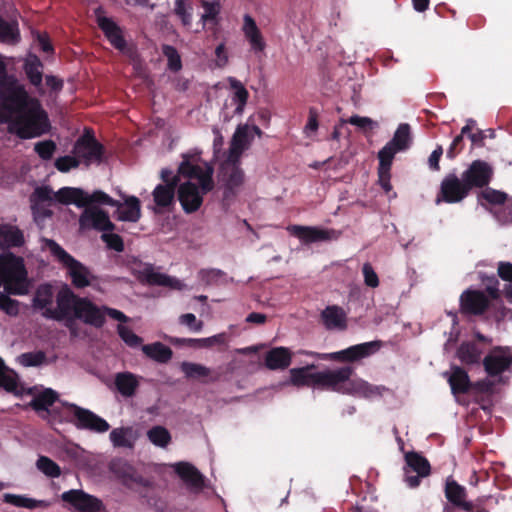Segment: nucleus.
<instances>
[{
    "mask_svg": "<svg viewBox=\"0 0 512 512\" xmlns=\"http://www.w3.org/2000/svg\"><path fill=\"white\" fill-rule=\"evenodd\" d=\"M24 244V233L18 226L0 224V249L20 248Z\"/></svg>",
    "mask_w": 512,
    "mask_h": 512,
    "instance_id": "obj_29",
    "label": "nucleus"
},
{
    "mask_svg": "<svg viewBox=\"0 0 512 512\" xmlns=\"http://www.w3.org/2000/svg\"><path fill=\"white\" fill-rule=\"evenodd\" d=\"M80 161L86 167L91 164H100L103 162L105 147L95 138L93 133L85 131L75 142L72 150Z\"/></svg>",
    "mask_w": 512,
    "mask_h": 512,
    "instance_id": "obj_9",
    "label": "nucleus"
},
{
    "mask_svg": "<svg viewBox=\"0 0 512 512\" xmlns=\"http://www.w3.org/2000/svg\"><path fill=\"white\" fill-rule=\"evenodd\" d=\"M316 368L317 366L315 364H308L304 367L290 369L289 373L291 384L296 387L319 388L320 371L312 372V370Z\"/></svg>",
    "mask_w": 512,
    "mask_h": 512,
    "instance_id": "obj_26",
    "label": "nucleus"
},
{
    "mask_svg": "<svg viewBox=\"0 0 512 512\" xmlns=\"http://www.w3.org/2000/svg\"><path fill=\"white\" fill-rule=\"evenodd\" d=\"M58 400V393L51 389L45 388L43 391L33 397L28 404L36 412H49V408Z\"/></svg>",
    "mask_w": 512,
    "mask_h": 512,
    "instance_id": "obj_41",
    "label": "nucleus"
},
{
    "mask_svg": "<svg viewBox=\"0 0 512 512\" xmlns=\"http://www.w3.org/2000/svg\"><path fill=\"white\" fill-rule=\"evenodd\" d=\"M354 373L355 368L350 365L320 371L319 389L364 397L380 394V387L373 386L361 378H353Z\"/></svg>",
    "mask_w": 512,
    "mask_h": 512,
    "instance_id": "obj_2",
    "label": "nucleus"
},
{
    "mask_svg": "<svg viewBox=\"0 0 512 512\" xmlns=\"http://www.w3.org/2000/svg\"><path fill=\"white\" fill-rule=\"evenodd\" d=\"M0 310L9 316H17L19 314V301L0 292Z\"/></svg>",
    "mask_w": 512,
    "mask_h": 512,
    "instance_id": "obj_62",
    "label": "nucleus"
},
{
    "mask_svg": "<svg viewBox=\"0 0 512 512\" xmlns=\"http://www.w3.org/2000/svg\"><path fill=\"white\" fill-rule=\"evenodd\" d=\"M411 142L412 138L410 125L407 123H402L396 129L392 139L388 142V144L393 146L398 151H405L410 147Z\"/></svg>",
    "mask_w": 512,
    "mask_h": 512,
    "instance_id": "obj_47",
    "label": "nucleus"
},
{
    "mask_svg": "<svg viewBox=\"0 0 512 512\" xmlns=\"http://www.w3.org/2000/svg\"><path fill=\"white\" fill-rule=\"evenodd\" d=\"M200 152H188L182 154V161L179 164L178 171L183 177L188 179H197L199 186L187 181L179 185L177 189L178 200L187 214L196 212L203 203V195L212 191L214 188L213 167L205 163L204 167L198 163L200 161Z\"/></svg>",
    "mask_w": 512,
    "mask_h": 512,
    "instance_id": "obj_1",
    "label": "nucleus"
},
{
    "mask_svg": "<svg viewBox=\"0 0 512 512\" xmlns=\"http://www.w3.org/2000/svg\"><path fill=\"white\" fill-rule=\"evenodd\" d=\"M398 152L399 151L397 149L388 143L378 152V182L387 193L392 190V185L390 183L391 166L395 154Z\"/></svg>",
    "mask_w": 512,
    "mask_h": 512,
    "instance_id": "obj_23",
    "label": "nucleus"
},
{
    "mask_svg": "<svg viewBox=\"0 0 512 512\" xmlns=\"http://www.w3.org/2000/svg\"><path fill=\"white\" fill-rule=\"evenodd\" d=\"M86 192L81 188L62 187L54 194V199L64 205L75 204L78 207L85 206Z\"/></svg>",
    "mask_w": 512,
    "mask_h": 512,
    "instance_id": "obj_38",
    "label": "nucleus"
},
{
    "mask_svg": "<svg viewBox=\"0 0 512 512\" xmlns=\"http://www.w3.org/2000/svg\"><path fill=\"white\" fill-rule=\"evenodd\" d=\"M131 428H115L110 432V440L114 447L132 448L133 442L129 439Z\"/></svg>",
    "mask_w": 512,
    "mask_h": 512,
    "instance_id": "obj_51",
    "label": "nucleus"
},
{
    "mask_svg": "<svg viewBox=\"0 0 512 512\" xmlns=\"http://www.w3.org/2000/svg\"><path fill=\"white\" fill-rule=\"evenodd\" d=\"M101 239L106 243L107 247L116 251L122 252L124 250V242L120 235L115 233H103Z\"/></svg>",
    "mask_w": 512,
    "mask_h": 512,
    "instance_id": "obj_63",
    "label": "nucleus"
},
{
    "mask_svg": "<svg viewBox=\"0 0 512 512\" xmlns=\"http://www.w3.org/2000/svg\"><path fill=\"white\" fill-rule=\"evenodd\" d=\"M242 31L254 53L265 50L266 42L255 20L249 14H245L243 17Z\"/></svg>",
    "mask_w": 512,
    "mask_h": 512,
    "instance_id": "obj_28",
    "label": "nucleus"
},
{
    "mask_svg": "<svg viewBox=\"0 0 512 512\" xmlns=\"http://www.w3.org/2000/svg\"><path fill=\"white\" fill-rule=\"evenodd\" d=\"M179 187V179L174 178L170 184H158L152 192L156 206L162 209L169 208L175 203L176 189Z\"/></svg>",
    "mask_w": 512,
    "mask_h": 512,
    "instance_id": "obj_32",
    "label": "nucleus"
},
{
    "mask_svg": "<svg viewBox=\"0 0 512 512\" xmlns=\"http://www.w3.org/2000/svg\"><path fill=\"white\" fill-rule=\"evenodd\" d=\"M46 361V354L43 351L26 352L18 357V362L24 367H37Z\"/></svg>",
    "mask_w": 512,
    "mask_h": 512,
    "instance_id": "obj_56",
    "label": "nucleus"
},
{
    "mask_svg": "<svg viewBox=\"0 0 512 512\" xmlns=\"http://www.w3.org/2000/svg\"><path fill=\"white\" fill-rule=\"evenodd\" d=\"M54 192L49 186H40L35 188L30 196L31 208L33 211L38 209V206L45 202H52L54 199Z\"/></svg>",
    "mask_w": 512,
    "mask_h": 512,
    "instance_id": "obj_49",
    "label": "nucleus"
},
{
    "mask_svg": "<svg viewBox=\"0 0 512 512\" xmlns=\"http://www.w3.org/2000/svg\"><path fill=\"white\" fill-rule=\"evenodd\" d=\"M174 471L185 483L187 488L194 493H199L205 486L204 476L189 462H178L174 464Z\"/></svg>",
    "mask_w": 512,
    "mask_h": 512,
    "instance_id": "obj_24",
    "label": "nucleus"
},
{
    "mask_svg": "<svg viewBox=\"0 0 512 512\" xmlns=\"http://www.w3.org/2000/svg\"><path fill=\"white\" fill-rule=\"evenodd\" d=\"M36 465L37 468L48 477L57 478L61 475L59 465L47 456H40Z\"/></svg>",
    "mask_w": 512,
    "mask_h": 512,
    "instance_id": "obj_54",
    "label": "nucleus"
},
{
    "mask_svg": "<svg viewBox=\"0 0 512 512\" xmlns=\"http://www.w3.org/2000/svg\"><path fill=\"white\" fill-rule=\"evenodd\" d=\"M218 177L224 185V200L236 196L245 178L243 170L240 168L239 164L233 160L224 161L220 165Z\"/></svg>",
    "mask_w": 512,
    "mask_h": 512,
    "instance_id": "obj_17",
    "label": "nucleus"
},
{
    "mask_svg": "<svg viewBox=\"0 0 512 512\" xmlns=\"http://www.w3.org/2000/svg\"><path fill=\"white\" fill-rule=\"evenodd\" d=\"M23 69L30 84L40 88L43 81V63L40 58L35 54H29L24 62Z\"/></svg>",
    "mask_w": 512,
    "mask_h": 512,
    "instance_id": "obj_37",
    "label": "nucleus"
},
{
    "mask_svg": "<svg viewBox=\"0 0 512 512\" xmlns=\"http://www.w3.org/2000/svg\"><path fill=\"white\" fill-rule=\"evenodd\" d=\"M0 388H3L9 393H13L16 396L22 394V390L19 389L18 375L10 370L0 357Z\"/></svg>",
    "mask_w": 512,
    "mask_h": 512,
    "instance_id": "obj_39",
    "label": "nucleus"
},
{
    "mask_svg": "<svg viewBox=\"0 0 512 512\" xmlns=\"http://www.w3.org/2000/svg\"><path fill=\"white\" fill-rule=\"evenodd\" d=\"M79 299L82 297L77 296L67 284H63L56 294L57 307L43 311L42 315L57 321L74 317Z\"/></svg>",
    "mask_w": 512,
    "mask_h": 512,
    "instance_id": "obj_12",
    "label": "nucleus"
},
{
    "mask_svg": "<svg viewBox=\"0 0 512 512\" xmlns=\"http://www.w3.org/2000/svg\"><path fill=\"white\" fill-rule=\"evenodd\" d=\"M109 470L123 486L130 490L150 486V482L124 459H113L109 464Z\"/></svg>",
    "mask_w": 512,
    "mask_h": 512,
    "instance_id": "obj_15",
    "label": "nucleus"
},
{
    "mask_svg": "<svg viewBox=\"0 0 512 512\" xmlns=\"http://www.w3.org/2000/svg\"><path fill=\"white\" fill-rule=\"evenodd\" d=\"M7 130L17 135L20 139L39 137L50 130L48 114L42 108L40 101L32 104L7 121Z\"/></svg>",
    "mask_w": 512,
    "mask_h": 512,
    "instance_id": "obj_3",
    "label": "nucleus"
},
{
    "mask_svg": "<svg viewBox=\"0 0 512 512\" xmlns=\"http://www.w3.org/2000/svg\"><path fill=\"white\" fill-rule=\"evenodd\" d=\"M482 282L485 284L483 290L491 301H499L501 299L502 292L499 289V280L495 275L482 276Z\"/></svg>",
    "mask_w": 512,
    "mask_h": 512,
    "instance_id": "obj_55",
    "label": "nucleus"
},
{
    "mask_svg": "<svg viewBox=\"0 0 512 512\" xmlns=\"http://www.w3.org/2000/svg\"><path fill=\"white\" fill-rule=\"evenodd\" d=\"M162 53L167 58L168 68L177 72L182 68V62L177 49L171 45H163Z\"/></svg>",
    "mask_w": 512,
    "mask_h": 512,
    "instance_id": "obj_57",
    "label": "nucleus"
},
{
    "mask_svg": "<svg viewBox=\"0 0 512 512\" xmlns=\"http://www.w3.org/2000/svg\"><path fill=\"white\" fill-rule=\"evenodd\" d=\"M131 274L142 284L149 286H163L173 289H180V280L169 275L155 271L154 266L143 263L140 260H133L129 264Z\"/></svg>",
    "mask_w": 512,
    "mask_h": 512,
    "instance_id": "obj_8",
    "label": "nucleus"
},
{
    "mask_svg": "<svg viewBox=\"0 0 512 512\" xmlns=\"http://www.w3.org/2000/svg\"><path fill=\"white\" fill-rule=\"evenodd\" d=\"M79 165H80V161H79V159H78V157L76 155H74V156H70V155L61 156V157H58L55 160V162H54L55 168L59 172H62V173H67L71 169L78 168Z\"/></svg>",
    "mask_w": 512,
    "mask_h": 512,
    "instance_id": "obj_60",
    "label": "nucleus"
},
{
    "mask_svg": "<svg viewBox=\"0 0 512 512\" xmlns=\"http://www.w3.org/2000/svg\"><path fill=\"white\" fill-rule=\"evenodd\" d=\"M56 149L57 145L53 140L40 141L34 145V151L44 161L51 160Z\"/></svg>",
    "mask_w": 512,
    "mask_h": 512,
    "instance_id": "obj_58",
    "label": "nucleus"
},
{
    "mask_svg": "<svg viewBox=\"0 0 512 512\" xmlns=\"http://www.w3.org/2000/svg\"><path fill=\"white\" fill-rule=\"evenodd\" d=\"M404 481L410 488L420 485L421 479L431 474V465L427 458L418 452L405 454Z\"/></svg>",
    "mask_w": 512,
    "mask_h": 512,
    "instance_id": "obj_13",
    "label": "nucleus"
},
{
    "mask_svg": "<svg viewBox=\"0 0 512 512\" xmlns=\"http://www.w3.org/2000/svg\"><path fill=\"white\" fill-rule=\"evenodd\" d=\"M496 220L501 224H512V200L491 210Z\"/></svg>",
    "mask_w": 512,
    "mask_h": 512,
    "instance_id": "obj_61",
    "label": "nucleus"
},
{
    "mask_svg": "<svg viewBox=\"0 0 512 512\" xmlns=\"http://www.w3.org/2000/svg\"><path fill=\"white\" fill-rule=\"evenodd\" d=\"M115 385L117 390L123 396L131 397L135 394L139 383L134 374L130 372H122L116 375Z\"/></svg>",
    "mask_w": 512,
    "mask_h": 512,
    "instance_id": "obj_46",
    "label": "nucleus"
},
{
    "mask_svg": "<svg viewBox=\"0 0 512 512\" xmlns=\"http://www.w3.org/2000/svg\"><path fill=\"white\" fill-rule=\"evenodd\" d=\"M117 220L125 222H137L141 217V203L135 196H127L121 206H115Z\"/></svg>",
    "mask_w": 512,
    "mask_h": 512,
    "instance_id": "obj_33",
    "label": "nucleus"
},
{
    "mask_svg": "<svg viewBox=\"0 0 512 512\" xmlns=\"http://www.w3.org/2000/svg\"><path fill=\"white\" fill-rule=\"evenodd\" d=\"M290 232L306 244L330 240V231L318 227L293 225Z\"/></svg>",
    "mask_w": 512,
    "mask_h": 512,
    "instance_id": "obj_30",
    "label": "nucleus"
},
{
    "mask_svg": "<svg viewBox=\"0 0 512 512\" xmlns=\"http://www.w3.org/2000/svg\"><path fill=\"white\" fill-rule=\"evenodd\" d=\"M142 351L148 358L162 364L168 363L173 356L171 348L161 342L143 345Z\"/></svg>",
    "mask_w": 512,
    "mask_h": 512,
    "instance_id": "obj_40",
    "label": "nucleus"
},
{
    "mask_svg": "<svg viewBox=\"0 0 512 512\" xmlns=\"http://www.w3.org/2000/svg\"><path fill=\"white\" fill-rule=\"evenodd\" d=\"M0 100V124H4L38 99L29 96L15 77L4 75L0 78Z\"/></svg>",
    "mask_w": 512,
    "mask_h": 512,
    "instance_id": "obj_4",
    "label": "nucleus"
},
{
    "mask_svg": "<svg viewBox=\"0 0 512 512\" xmlns=\"http://www.w3.org/2000/svg\"><path fill=\"white\" fill-rule=\"evenodd\" d=\"M381 346L379 341L365 342L350 346L346 349L332 353H318L301 351L300 353L315 357L320 360L336 361L341 363H354L375 353Z\"/></svg>",
    "mask_w": 512,
    "mask_h": 512,
    "instance_id": "obj_7",
    "label": "nucleus"
},
{
    "mask_svg": "<svg viewBox=\"0 0 512 512\" xmlns=\"http://www.w3.org/2000/svg\"><path fill=\"white\" fill-rule=\"evenodd\" d=\"M478 200H485L491 205L501 206L508 200V195L505 192L487 186L478 194Z\"/></svg>",
    "mask_w": 512,
    "mask_h": 512,
    "instance_id": "obj_50",
    "label": "nucleus"
},
{
    "mask_svg": "<svg viewBox=\"0 0 512 512\" xmlns=\"http://www.w3.org/2000/svg\"><path fill=\"white\" fill-rule=\"evenodd\" d=\"M27 278L24 260L12 252L0 255V279L5 282V290L11 294L26 293L23 285Z\"/></svg>",
    "mask_w": 512,
    "mask_h": 512,
    "instance_id": "obj_6",
    "label": "nucleus"
},
{
    "mask_svg": "<svg viewBox=\"0 0 512 512\" xmlns=\"http://www.w3.org/2000/svg\"><path fill=\"white\" fill-rule=\"evenodd\" d=\"M484 371L489 377H497L512 366V350L509 346H494L482 360Z\"/></svg>",
    "mask_w": 512,
    "mask_h": 512,
    "instance_id": "obj_14",
    "label": "nucleus"
},
{
    "mask_svg": "<svg viewBox=\"0 0 512 512\" xmlns=\"http://www.w3.org/2000/svg\"><path fill=\"white\" fill-rule=\"evenodd\" d=\"M492 307V301L483 290L468 288L459 297V312L465 317H483Z\"/></svg>",
    "mask_w": 512,
    "mask_h": 512,
    "instance_id": "obj_10",
    "label": "nucleus"
},
{
    "mask_svg": "<svg viewBox=\"0 0 512 512\" xmlns=\"http://www.w3.org/2000/svg\"><path fill=\"white\" fill-rule=\"evenodd\" d=\"M456 355L461 363L471 366L482 363L483 351L474 341H464L457 349Z\"/></svg>",
    "mask_w": 512,
    "mask_h": 512,
    "instance_id": "obj_34",
    "label": "nucleus"
},
{
    "mask_svg": "<svg viewBox=\"0 0 512 512\" xmlns=\"http://www.w3.org/2000/svg\"><path fill=\"white\" fill-rule=\"evenodd\" d=\"M84 201H85L84 207H89V205H91L93 203L109 205L112 207L113 206H119V207L121 206L120 201L113 199L107 193H105L101 190H96L90 195L86 193Z\"/></svg>",
    "mask_w": 512,
    "mask_h": 512,
    "instance_id": "obj_53",
    "label": "nucleus"
},
{
    "mask_svg": "<svg viewBox=\"0 0 512 512\" xmlns=\"http://www.w3.org/2000/svg\"><path fill=\"white\" fill-rule=\"evenodd\" d=\"M448 383L454 395L468 393L472 388L468 373L459 366H453L451 374L448 378Z\"/></svg>",
    "mask_w": 512,
    "mask_h": 512,
    "instance_id": "obj_36",
    "label": "nucleus"
},
{
    "mask_svg": "<svg viewBox=\"0 0 512 512\" xmlns=\"http://www.w3.org/2000/svg\"><path fill=\"white\" fill-rule=\"evenodd\" d=\"M61 499L78 512H101L105 509L102 500L80 489L62 493Z\"/></svg>",
    "mask_w": 512,
    "mask_h": 512,
    "instance_id": "obj_19",
    "label": "nucleus"
},
{
    "mask_svg": "<svg viewBox=\"0 0 512 512\" xmlns=\"http://www.w3.org/2000/svg\"><path fill=\"white\" fill-rule=\"evenodd\" d=\"M229 87L233 90L232 101L236 104L235 113L241 114L247 104L249 92L241 81L234 77L228 78Z\"/></svg>",
    "mask_w": 512,
    "mask_h": 512,
    "instance_id": "obj_43",
    "label": "nucleus"
},
{
    "mask_svg": "<svg viewBox=\"0 0 512 512\" xmlns=\"http://www.w3.org/2000/svg\"><path fill=\"white\" fill-rule=\"evenodd\" d=\"M292 361V352L287 347H274L265 355V365L270 370H284Z\"/></svg>",
    "mask_w": 512,
    "mask_h": 512,
    "instance_id": "obj_31",
    "label": "nucleus"
},
{
    "mask_svg": "<svg viewBox=\"0 0 512 512\" xmlns=\"http://www.w3.org/2000/svg\"><path fill=\"white\" fill-rule=\"evenodd\" d=\"M54 289L50 283H44L38 286L33 298V306L36 309H53Z\"/></svg>",
    "mask_w": 512,
    "mask_h": 512,
    "instance_id": "obj_42",
    "label": "nucleus"
},
{
    "mask_svg": "<svg viewBox=\"0 0 512 512\" xmlns=\"http://www.w3.org/2000/svg\"><path fill=\"white\" fill-rule=\"evenodd\" d=\"M444 495L447 501L457 509L474 512V504L467 500V490L451 476L445 481Z\"/></svg>",
    "mask_w": 512,
    "mask_h": 512,
    "instance_id": "obj_22",
    "label": "nucleus"
},
{
    "mask_svg": "<svg viewBox=\"0 0 512 512\" xmlns=\"http://www.w3.org/2000/svg\"><path fill=\"white\" fill-rule=\"evenodd\" d=\"M199 278L206 285H220L226 282L227 274L220 269H202Z\"/></svg>",
    "mask_w": 512,
    "mask_h": 512,
    "instance_id": "obj_52",
    "label": "nucleus"
},
{
    "mask_svg": "<svg viewBox=\"0 0 512 512\" xmlns=\"http://www.w3.org/2000/svg\"><path fill=\"white\" fill-rule=\"evenodd\" d=\"M469 192L462 178L460 179L456 174L450 173L443 178L435 202L436 204L441 202L458 203L466 198Z\"/></svg>",
    "mask_w": 512,
    "mask_h": 512,
    "instance_id": "obj_16",
    "label": "nucleus"
},
{
    "mask_svg": "<svg viewBox=\"0 0 512 512\" xmlns=\"http://www.w3.org/2000/svg\"><path fill=\"white\" fill-rule=\"evenodd\" d=\"M3 501L16 507L27 509L47 508L49 506V502L46 500H36L25 495H17L11 493L4 494Z\"/></svg>",
    "mask_w": 512,
    "mask_h": 512,
    "instance_id": "obj_44",
    "label": "nucleus"
},
{
    "mask_svg": "<svg viewBox=\"0 0 512 512\" xmlns=\"http://www.w3.org/2000/svg\"><path fill=\"white\" fill-rule=\"evenodd\" d=\"M63 405L68 408L72 414V418L69 419V422L78 429L89 430L96 433H105L109 430V423L94 412L73 403L64 402Z\"/></svg>",
    "mask_w": 512,
    "mask_h": 512,
    "instance_id": "obj_11",
    "label": "nucleus"
},
{
    "mask_svg": "<svg viewBox=\"0 0 512 512\" xmlns=\"http://www.w3.org/2000/svg\"><path fill=\"white\" fill-rule=\"evenodd\" d=\"M117 332L120 338L125 342L129 347L135 348L141 345L142 338L135 334L129 327L119 324L117 326Z\"/></svg>",
    "mask_w": 512,
    "mask_h": 512,
    "instance_id": "obj_59",
    "label": "nucleus"
},
{
    "mask_svg": "<svg viewBox=\"0 0 512 512\" xmlns=\"http://www.w3.org/2000/svg\"><path fill=\"white\" fill-rule=\"evenodd\" d=\"M149 441L155 446L165 448L171 442L170 432L163 426H154L147 432Z\"/></svg>",
    "mask_w": 512,
    "mask_h": 512,
    "instance_id": "obj_48",
    "label": "nucleus"
},
{
    "mask_svg": "<svg viewBox=\"0 0 512 512\" xmlns=\"http://www.w3.org/2000/svg\"><path fill=\"white\" fill-rule=\"evenodd\" d=\"M46 248L67 269L72 285L77 289L90 286L92 274L88 267L70 255L53 239H44Z\"/></svg>",
    "mask_w": 512,
    "mask_h": 512,
    "instance_id": "obj_5",
    "label": "nucleus"
},
{
    "mask_svg": "<svg viewBox=\"0 0 512 512\" xmlns=\"http://www.w3.org/2000/svg\"><path fill=\"white\" fill-rule=\"evenodd\" d=\"M494 175L493 167L486 161L474 160L462 173V180L469 191L473 188L483 189L487 187Z\"/></svg>",
    "mask_w": 512,
    "mask_h": 512,
    "instance_id": "obj_18",
    "label": "nucleus"
},
{
    "mask_svg": "<svg viewBox=\"0 0 512 512\" xmlns=\"http://www.w3.org/2000/svg\"><path fill=\"white\" fill-rule=\"evenodd\" d=\"M95 17L98 27L104 33L110 44L119 51L126 49V40L120 26L109 17L104 15L102 7L95 9Z\"/></svg>",
    "mask_w": 512,
    "mask_h": 512,
    "instance_id": "obj_21",
    "label": "nucleus"
},
{
    "mask_svg": "<svg viewBox=\"0 0 512 512\" xmlns=\"http://www.w3.org/2000/svg\"><path fill=\"white\" fill-rule=\"evenodd\" d=\"M20 38L18 22L16 20L8 21L0 16V42L16 44Z\"/></svg>",
    "mask_w": 512,
    "mask_h": 512,
    "instance_id": "obj_45",
    "label": "nucleus"
},
{
    "mask_svg": "<svg viewBox=\"0 0 512 512\" xmlns=\"http://www.w3.org/2000/svg\"><path fill=\"white\" fill-rule=\"evenodd\" d=\"M74 318L97 328L102 327L105 323L104 313L87 298L79 299Z\"/></svg>",
    "mask_w": 512,
    "mask_h": 512,
    "instance_id": "obj_25",
    "label": "nucleus"
},
{
    "mask_svg": "<svg viewBox=\"0 0 512 512\" xmlns=\"http://www.w3.org/2000/svg\"><path fill=\"white\" fill-rule=\"evenodd\" d=\"M321 319L325 327L329 330L346 328V314L344 310L337 305L327 306L321 312Z\"/></svg>",
    "mask_w": 512,
    "mask_h": 512,
    "instance_id": "obj_35",
    "label": "nucleus"
},
{
    "mask_svg": "<svg viewBox=\"0 0 512 512\" xmlns=\"http://www.w3.org/2000/svg\"><path fill=\"white\" fill-rule=\"evenodd\" d=\"M180 370L187 379L199 380L204 384L218 381L219 375L215 374L210 368L194 362L183 361L180 364Z\"/></svg>",
    "mask_w": 512,
    "mask_h": 512,
    "instance_id": "obj_27",
    "label": "nucleus"
},
{
    "mask_svg": "<svg viewBox=\"0 0 512 512\" xmlns=\"http://www.w3.org/2000/svg\"><path fill=\"white\" fill-rule=\"evenodd\" d=\"M79 226L81 230L95 229L101 232H112L116 228L108 213L98 207H86L79 217Z\"/></svg>",
    "mask_w": 512,
    "mask_h": 512,
    "instance_id": "obj_20",
    "label": "nucleus"
},
{
    "mask_svg": "<svg viewBox=\"0 0 512 512\" xmlns=\"http://www.w3.org/2000/svg\"><path fill=\"white\" fill-rule=\"evenodd\" d=\"M179 323L187 326L193 332H200L204 326L203 321L197 320L196 316L192 313L182 314L179 317Z\"/></svg>",
    "mask_w": 512,
    "mask_h": 512,
    "instance_id": "obj_64",
    "label": "nucleus"
}]
</instances>
